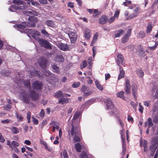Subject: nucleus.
Wrapping results in <instances>:
<instances>
[{
    "label": "nucleus",
    "mask_w": 158,
    "mask_h": 158,
    "mask_svg": "<svg viewBox=\"0 0 158 158\" xmlns=\"http://www.w3.org/2000/svg\"><path fill=\"white\" fill-rule=\"evenodd\" d=\"M107 109H110L111 111L110 112L112 115L114 114L115 112L117 110V109L114 106V104L111 100L108 98L104 101Z\"/></svg>",
    "instance_id": "nucleus-3"
},
{
    "label": "nucleus",
    "mask_w": 158,
    "mask_h": 158,
    "mask_svg": "<svg viewBox=\"0 0 158 158\" xmlns=\"http://www.w3.org/2000/svg\"><path fill=\"white\" fill-rule=\"evenodd\" d=\"M22 99L23 102L26 104H29L30 101V97L25 92H23L21 93Z\"/></svg>",
    "instance_id": "nucleus-7"
},
{
    "label": "nucleus",
    "mask_w": 158,
    "mask_h": 158,
    "mask_svg": "<svg viewBox=\"0 0 158 158\" xmlns=\"http://www.w3.org/2000/svg\"><path fill=\"white\" fill-rule=\"evenodd\" d=\"M51 125H52L53 126H55L56 129H58L59 128L58 123L56 121H53L51 123Z\"/></svg>",
    "instance_id": "nucleus-43"
},
{
    "label": "nucleus",
    "mask_w": 158,
    "mask_h": 158,
    "mask_svg": "<svg viewBox=\"0 0 158 158\" xmlns=\"http://www.w3.org/2000/svg\"><path fill=\"white\" fill-rule=\"evenodd\" d=\"M75 148L77 152H81L82 149L81 146L79 143L76 144Z\"/></svg>",
    "instance_id": "nucleus-32"
},
{
    "label": "nucleus",
    "mask_w": 158,
    "mask_h": 158,
    "mask_svg": "<svg viewBox=\"0 0 158 158\" xmlns=\"http://www.w3.org/2000/svg\"><path fill=\"white\" fill-rule=\"evenodd\" d=\"M63 95L62 92L61 91L59 90L55 93L54 96L57 98H62Z\"/></svg>",
    "instance_id": "nucleus-28"
},
{
    "label": "nucleus",
    "mask_w": 158,
    "mask_h": 158,
    "mask_svg": "<svg viewBox=\"0 0 158 158\" xmlns=\"http://www.w3.org/2000/svg\"><path fill=\"white\" fill-rule=\"evenodd\" d=\"M98 32H96L95 34L94 35L93 37V40L90 44V46H93L94 44L96 42L98 39Z\"/></svg>",
    "instance_id": "nucleus-24"
},
{
    "label": "nucleus",
    "mask_w": 158,
    "mask_h": 158,
    "mask_svg": "<svg viewBox=\"0 0 158 158\" xmlns=\"http://www.w3.org/2000/svg\"><path fill=\"white\" fill-rule=\"evenodd\" d=\"M114 20V17H112L108 20V22L109 23H113Z\"/></svg>",
    "instance_id": "nucleus-64"
},
{
    "label": "nucleus",
    "mask_w": 158,
    "mask_h": 158,
    "mask_svg": "<svg viewBox=\"0 0 158 158\" xmlns=\"http://www.w3.org/2000/svg\"><path fill=\"white\" fill-rule=\"evenodd\" d=\"M120 73L119 74L118 79L120 80L122 78L124 77L125 75V72L123 70V67L121 66H119Z\"/></svg>",
    "instance_id": "nucleus-21"
},
{
    "label": "nucleus",
    "mask_w": 158,
    "mask_h": 158,
    "mask_svg": "<svg viewBox=\"0 0 158 158\" xmlns=\"http://www.w3.org/2000/svg\"><path fill=\"white\" fill-rule=\"evenodd\" d=\"M46 24L48 26L52 27L54 25V22L52 20H48L46 21Z\"/></svg>",
    "instance_id": "nucleus-34"
},
{
    "label": "nucleus",
    "mask_w": 158,
    "mask_h": 158,
    "mask_svg": "<svg viewBox=\"0 0 158 158\" xmlns=\"http://www.w3.org/2000/svg\"><path fill=\"white\" fill-rule=\"evenodd\" d=\"M54 60L57 62H63L64 61V58L62 55H57L55 57Z\"/></svg>",
    "instance_id": "nucleus-22"
},
{
    "label": "nucleus",
    "mask_w": 158,
    "mask_h": 158,
    "mask_svg": "<svg viewBox=\"0 0 158 158\" xmlns=\"http://www.w3.org/2000/svg\"><path fill=\"white\" fill-rule=\"evenodd\" d=\"M41 33L44 34L46 36H49V34L45 30H42L41 31Z\"/></svg>",
    "instance_id": "nucleus-54"
},
{
    "label": "nucleus",
    "mask_w": 158,
    "mask_h": 158,
    "mask_svg": "<svg viewBox=\"0 0 158 158\" xmlns=\"http://www.w3.org/2000/svg\"><path fill=\"white\" fill-rule=\"evenodd\" d=\"M28 72L30 73L31 75L32 76H37L39 77H41V73L40 71L37 70H34L33 71H31V70H29Z\"/></svg>",
    "instance_id": "nucleus-20"
},
{
    "label": "nucleus",
    "mask_w": 158,
    "mask_h": 158,
    "mask_svg": "<svg viewBox=\"0 0 158 158\" xmlns=\"http://www.w3.org/2000/svg\"><path fill=\"white\" fill-rule=\"evenodd\" d=\"M71 126V130L69 129L68 130L69 135L71 134L72 136H73L74 135L73 138L74 142H80L81 136L80 127L78 126L74 127L73 124H72Z\"/></svg>",
    "instance_id": "nucleus-2"
},
{
    "label": "nucleus",
    "mask_w": 158,
    "mask_h": 158,
    "mask_svg": "<svg viewBox=\"0 0 158 158\" xmlns=\"http://www.w3.org/2000/svg\"><path fill=\"white\" fill-rule=\"evenodd\" d=\"M28 30V32L32 35V37L35 40H38V42L41 47L50 49H52V47L47 40L41 38H38L37 37L38 36H40V33L39 31L31 29H29Z\"/></svg>",
    "instance_id": "nucleus-1"
},
{
    "label": "nucleus",
    "mask_w": 158,
    "mask_h": 158,
    "mask_svg": "<svg viewBox=\"0 0 158 158\" xmlns=\"http://www.w3.org/2000/svg\"><path fill=\"white\" fill-rule=\"evenodd\" d=\"M131 4V2L130 1L128 0H125V2H123V4L125 6H127V4Z\"/></svg>",
    "instance_id": "nucleus-51"
},
{
    "label": "nucleus",
    "mask_w": 158,
    "mask_h": 158,
    "mask_svg": "<svg viewBox=\"0 0 158 158\" xmlns=\"http://www.w3.org/2000/svg\"><path fill=\"white\" fill-rule=\"evenodd\" d=\"M158 146L152 144L150 146L149 150L150 151L155 152Z\"/></svg>",
    "instance_id": "nucleus-37"
},
{
    "label": "nucleus",
    "mask_w": 158,
    "mask_h": 158,
    "mask_svg": "<svg viewBox=\"0 0 158 158\" xmlns=\"http://www.w3.org/2000/svg\"><path fill=\"white\" fill-rule=\"evenodd\" d=\"M81 158H88L87 155L85 152H82L80 155Z\"/></svg>",
    "instance_id": "nucleus-48"
},
{
    "label": "nucleus",
    "mask_w": 158,
    "mask_h": 158,
    "mask_svg": "<svg viewBox=\"0 0 158 158\" xmlns=\"http://www.w3.org/2000/svg\"><path fill=\"white\" fill-rule=\"evenodd\" d=\"M63 156L64 158H69V156L66 150H64L63 152Z\"/></svg>",
    "instance_id": "nucleus-56"
},
{
    "label": "nucleus",
    "mask_w": 158,
    "mask_h": 158,
    "mask_svg": "<svg viewBox=\"0 0 158 158\" xmlns=\"http://www.w3.org/2000/svg\"><path fill=\"white\" fill-rule=\"evenodd\" d=\"M124 92L122 91L117 93V96L118 97H119L124 100L125 99V97L124 96Z\"/></svg>",
    "instance_id": "nucleus-33"
},
{
    "label": "nucleus",
    "mask_w": 158,
    "mask_h": 158,
    "mask_svg": "<svg viewBox=\"0 0 158 158\" xmlns=\"http://www.w3.org/2000/svg\"><path fill=\"white\" fill-rule=\"evenodd\" d=\"M84 93V94H83V96H87L89 95L90 94L92 93V92L88 90V91L87 92H86Z\"/></svg>",
    "instance_id": "nucleus-63"
},
{
    "label": "nucleus",
    "mask_w": 158,
    "mask_h": 158,
    "mask_svg": "<svg viewBox=\"0 0 158 158\" xmlns=\"http://www.w3.org/2000/svg\"><path fill=\"white\" fill-rule=\"evenodd\" d=\"M77 36H76L74 37H73L72 38H69L70 39L71 42L72 43H75L77 40Z\"/></svg>",
    "instance_id": "nucleus-50"
},
{
    "label": "nucleus",
    "mask_w": 158,
    "mask_h": 158,
    "mask_svg": "<svg viewBox=\"0 0 158 158\" xmlns=\"http://www.w3.org/2000/svg\"><path fill=\"white\" fill-rule=\"evenodd\" d=\"M139 110L140 111L141 113H143V110H144L143 107V106L142 105H141V104L140 103H139Z\"/></svg>",
    "instance_id": "nucleus-53"
},
{
    "label": "nucleus",
    "mask_w": 158,
    "mask_h": 158,
    "mask_svg": "<svg viewBox=\"0 0 158 158\" xmlns=\"http://www.w3.org/2000/svg\"><path fill=\"white\" fill-rule=\"evenodd\" d=\"M69 99L66 98H62L59 100L58 102L59 104H63L64 103H66L69 102Z\"/></svg>",
    "instance_id": "nucleus-26"
},
{
    "label": "nucleus",
    "mask_w": 158,
    "mask_h": 158,
    "mask_svg": "<svg viewBox=\"0 0 158 158\" xmlns=\"http://www.w3.org/2000/svg\"><path fill=\"white\" fill-rule=\"evenodd\" d=\"M147 143V141L146 140H144L143 143L142 142L140 143V145L141 146H142L144 147H146Z\"/></svg>",
    "instance_id": "nucleus-49"
},
{
    "label": "nucleus",
    "mask_w": 158,
    "mask_h": 158,
    "mask_svg": "<svg viewBox=\"0 0 158 158\" xmlns=\"http://www.w3.org/2000/svg\"><path fill=\"white\" fill-rule=\"evenodd\" d=\"M29 96L32 101H36L39 99L38 94L34 90H30Z\"/></svg>",
    "instance_id": "nucleus-9"
},
{
    "label": "nucleus",
    "mask_w": 158,
    "mask_h": 158,
    "mask_svg": "<svg viewBox=\"0 0 158 158\" xmlns=\"http://www.w3.org/2000/svg\"><path fill=\"white\" fill-rule=\"evenodd\" d=\"M138 86L135 84H133L132 85V92L133 96L135 98H136L137 93Z\"/></svg>",
    "instance_id": "nucleus-13"
},
{
    "label": "nucleus",
    "mask_w": 158,
    "mask_h": 158,
    "mask_svg": "<svg viewBox=\"0 0 158 158\" xmlns=\"http://www.w3.org/2000/svg\"><path fill=\"white\" fill-rule=\"evenodd\" d=\"M130 83V81L129 80L126 79V80L125 85V92L128 94H129L131 93V85Z\"/></svg>",
    "instance_id": "nucleus-11"
},
{
    "label": "nucleus",
    "mask_w": 158,
    "mask_h": 158,
    "mask_svg": "<svg viewBox=\"0 0 158 158\" xmlns=\"http://www.w3.org/2000/svg\"><path fill=\"white\" fill-rule=\"evenodd\" d=\"M45 113L43 109H41L39 115L40 117L43 118L44 116Z\"/></svg>",
    "instance_id": "nucleus-60"
},
{
    "label": "nucleus",
    "mask_w": 158,
    "mask_h": 158,
    "mask_svg": "<svg viewBox=\"0 0 158 158\" xmlns=\"http://www.w3.org/2000/svg\"><path fill=\"white\" fill-rule=\"evenodd\" d=\"M153 121L156 124L158 122V115H155L153 118Z\"/></svg>",
    "instance_id": "nucleus-47"
},
{
    "label": "nucleus",
    "mask_w": 158,
    "mask_h": 158,
    "mask_svg": "<svg viewBox=\"0 0 158 158\" xmlns=\"http://www.w3.org/2000/svg\"><path fill=\"white\" fill-rule=\"evenodd\" d=\"M151 142L152 144L158 146V137L157 136H155L152 138L151 139Z\"/></svg>",
    "instance_id": "nucleus-25"
},
{
    "label": "nucleus",
    "mask_w": 158,
    "mask_h": 158,
    "mask_svg": "<svg viewBox=\"0 0 158 158\" xmlns=\"http://www.w3.org/2000/svg\"><path fill=\"white\" fill-rule=\"evenodd\" d=\"M145 34L143 31L140 32L139 34V37L141 38H143L145 36Z\"/></svg>",
    "instance_id": "nucleus-59"
},
{
    "label": "nucleus",
    "mask_w": 158,
    "mask_h": 158,
    "mask_svg": "<svg viewBox=\"0 0 158 158\" xmlns=\"http://www.w3.org/2000/svg\"><path fill=\"white\" fill-rule=\"evenodd\" d=\"M23 83L24 86L29 89L31 87V85L30 80L28 79L25 80L23 81Z\"/></svg>",
    "instance_id": "nucleus-27"
},
{
    "label": "nucleus",
    "mask_w": 158,
    "mask_h": 158,
    "mask_svg": "<svg viewBox=\"0 0 158 158\" xmlns=\"http://www.w3.org/2000/svg\"><path fill=\"white\" fill-rule=\"evenodd\" d=\"M99 13L97 9H94V10L93 17L94 18H97L98 17Z\"/></svg>",
    "instance_id": "nucleus-40"
},
{
    "label": "nucleus",
    "mask_w": 158,
    "mask_h": 158,
    "mask_svg": "<svg viewBox=\"0 0 158 158\" xmlns=\"http://www.w3.org/2000/svg\"><path fill=\"white\" fill-rule=\"evenodd\" d=\"M32 119L34 124L36 125L38 124V121L37 119L33 117H32Z\"/></svg>",
    "instance_id": "nucleus-57"
},
{
    "label": "nucleus",
    "mask_w": 158,
    "mask_h": 158,
    "mask_svg": "<svg viewBox=\"0 0 158 158\" xmlns=\"http://www.w3.org/2000/svg\"><path fill=\"white\" fill-rule=\"evenodd\" d=\"M89 89V87H87L85 85H83L81 88V91L83 93L88 91Z\"/></svg>",
    "instance_id": "nucleus-41"
},
{
    "label": "nucleus",
    "mask_w": 158,
    "mask_h": 158,
    "mask_svg": "<svg viewBox=\"0 0 158 158\" xmlns=\"http://www.w3.org/2000/svg\"><path fill=\"white\" fill-rule=\"evenodd\" d=\"M80 114L81 113L80 111H76L73 116V119L74 120L78 118Z\"/></svg>",
    "instance_id": "nucleus-35"
},
{
    "label": "nucleus",
    "mask_w": 158,
    "mask_h": 158,
    "mask_svg": "<svg viewBox=\"0 0 158 158\" xmlns=\"http://www.w3.org/2000/svg\"><path fill=\"white\" fill-rule=\"evenodd\" d=\"M137 74L141 78L144 75V72L141 69L138 70L137 72Z\"/></svg>",
    "instance_id": "nucleus-42"
},
{
    "label": "nucleus",
    "mask_w": 158,
    "mask_h": 158,
    "mask_svg": "<svg viewBox=\"0 0 158 158\" xmlns=\"http://www.w3.org/2000/svg\"><path fill=\"white\" fill-rule=\"evenodd\" d=\"M96 50H97V48L95 47L94 46V47H93V48H92V51H93V57H94L95 56V55L96 54Z\"/></svg>",
    "instance_id": "nucleus-55"
},
{
    "label": "nucleus",
    "mask_w": 158,
    "mask_h": 158,
    "mask_svg": "<svg viewBox=\"0 0 158 158\" xmlns=\"http://www.w3.org/2000/svg\"><path fill=\"white\" fill-rule=\"evenodd\" d=\"M15 115L19 121L20 122H22L23 121V117L21 114H19L18 113L16 112Z\"/></svg>",
    "instance_id": "nucleus-36"
},
{
    "label": "nucleus",
    "mask_w": 158,
    "mask_h": 158,
    "mask_svg": "<svg viewBox=\"0 0 158 158\" xmlns=\"http://www.w3.org/2000/svg\"><path fill=\"white\" fill-rule=\"evenodd\" d=\"M12 2L17 4L13 6V8L17 10H22L24 8L25 2L21 0H13Z\"/></svg>",
    "instance_id": "nucleus-4"
},
{
    "label": "nucleus",
    "mask_w": 158,
    "mask_h": 158,
    "mask_svg": "<svg viewBox=\"0 0 158 158\" xmlns=\"http://www.w3.org/2000/svg\"><path fill=\"white\" fill-rule=\"evenodd\" d=\"M52 71L54 73H59L60 72L59 68L56 63H52L51 64Z\"/></svg>",
    "instance_id": "nucleus-15"
},
{
    "label": "nucleus",
    "mask_w": 158,
    "mask_h": 158,
    "mask_svg": "<svg viewBox=\"0 0 158 158\" xmlns=\"http://www.w3.org/2000/svg\"><path fill=\"white\" fill-rule=\"evenodd\" d=\"M27 122L30 123V119L31 118V113L30 111H28L27 113Z\"/></svg>",
    "instance_id": "nucleus-46"
},
{
    "label": "nucleus",
    "mask_w": 158,
    "mask_h": 158,
    "mask_svg": "<svg viewBox=\"0 0 158 158\" xmlns=\"http://www.w3.org/2000/svg\"><path fill=\"white\" fill-rule=\"evenodd\" d=\"M138 15V13L134 12L129 15V16L128 17L127 19H131L134 17H137Z\"/></svg>",
    "instance_id": "nucleus-39"
},
{
    "label": "nucleus",
    "mask_w": 158,
    "mask_h": 158,
    "mask_svg": "<svg viewBox=\"0 0 158 158\" xmlns=\"http://www.w3.org/2000/svg\"><path fill=\"white\" fill-rule=\"evenodd\" d=\"M84 33V37L86 40L89 39L91 35V32L90 30L86 29L85 30Z\"/></svg>",
    "instance_id": "nucleus-16"
},
{
    "label": "nucleus",
    "mask_w": 158,
    "mask_h": 158,
    "mask_svg": "<svg viewBox=\"0 0 158 158\" xmlns=\"http://www.w3.org/2000/svg\"><path fill=\"white\" fill-rule=\"evenodd\" d=\"M44 74L47 76V81L49 83L52 82V81L55 80L56 78L55 75L52 74V73L48 70H44Z\"/></svg>",
    "instance_id": "nucleus-5"
},
{
    "label": "nucleus",
    "mask_w": 158,
    "mask_h": 158,
    "mask_svg": "<svg viewBox=\"0 0 158 158\" xmlns=\"http://www.w3.org/2000/svg\"><path fill=\"white\" fill-rule=\"evenodd\" d=\"M67 6L69 7L73 8L74 7V3H73L72 2H68L67 4Z\"/></svg>",
    "instance_id": "nucleus-61"
},
{
    "label": "nucleus",
    "mask_w": 158,
    "mask_h": 158,
    "mask_svg": "<svg viewBox=\"0 0 158 158\" xmlns=\"http://www.w3.org/2000/svg\"><path fill=\"white\" fill-rule=\"evenodd\" d=\"M10 129L14 134H16L19 132V129L15 127H10Z\"/></svg>",
    "instance_id": "nucleus-29"
},
{
    "label": "nucleus",
    "mask_w": 158,
    "mask_h": 158,
    "mask_svg": "<svg viewBox=\"0 0 158 158\" xmlns=\"http://www.w3.org/2000/svg\"><path fill=\"white\" fill-rule=\"evenodd\" d=\"M108 20L107 16L105 15H103L99 18V23L104 24L107 22Z\"/></svg>",
    "instance_id": "nucleus-19"
},
{
    "label": "nucleus",
    "mask_w": 158,
    "mask_h": 158,
    "mask_svg": "<svg viewBox=\"0 0 158 158\" xmlns=\"http://www.w3.org/2000/svg\"><path fill=\"white\" fill-rule=\"evenodd\" d=\"M58 47L60 50L64 51H66L69 49V46L66 44L60 43L58 44Z\"/></svg>",
    "instance_id": "nucleus-14"
},
{
    "label": "nucleus",
    "mask_w": 158,
    "mask_h": 158,
    "mask_svg": "<svg viewBox=\"0 0 158 158\" xmlns=\"http://www.w3.org/2000/svg\"><path fill=\"white\" fill-rule=\"evenodd\" d=\"M47 62L48 61L45 58H42L40 61L39 63V64L40 66L42 68L45 69L46 68Z\"/></svg>",
    "instance_id": "nucleus-17"
},
{
    "label": "nucleus",
    "mask_w": 158,
    "mask_h": 158,
    "mask_svg": "<svg viewBox=\"0 0 158 158\" xmlns=\"http://www.w3.org/2000/svg\"><path fill=\"white\" fill-rule=\"evenodd\" d=\"M148 123V126L150 127L153 126V124L152 122V119L151 118H149L147 119V121L145 123V127H147V124Z\"/></svg>",
    "instance_id": "nucleus-23"
},
{
    "label": "nucleus",
    "mask_w": 158,
    "mask_h": 158,
    "mask_svg": "<svg viewBox=\"0 0 158 158\" xmlns=\"http://www.w3.org/2000/svg\"><path fill=\"white\" fill-rule=\"evenodd\" d=\"M32 85L34 89L40 90L42 88L43 84L40 81H36L32 83Z\"/></svg>",
    "instance_id": "nucleus-6"
},
{
    "label": "nucleus",
    "mask_w": 158,
    "mask_h": 158,
    "mask_svg": "<svg viewBox=\"0 0 158 158\" xmlns=\"http://www.w3.org/2000/svg\"><path fill=\"white\" fill-rule=\"evenodd\" d=\"M158 45V43L157 42H155L154 46L151 47H149V48L151 50H154L156 48Z\"/></svg>",
    "instance_id": "nucleus-52"
},
{
    "label": "nucleus",
    "mask_w": 158,
    "mask_h": 158,
    "mask_svg": "<svg viewBox=\"0 0 158 158\" xmlns=\"http://www.w3.org/2000/svg\"><path fill=\"white\" fill-rule=\"evenodd\" d=\"M119 14V11L118 10L116 11L114 15V17L115 18H117L118 17Z\"/></svg>",
    "instance_id": "nucleus-62"
},
{
    "label": "nucleus",
    "mask_w": 158,
    "mask_h": 158,
    "mask_svg": "<svg viewBox=\"0 0 158 158\" xmlns=\"http://www.w3.org/2000/svg\"><path fill=\"white\" fill-rule=\"evenodd\" d=\"M11 145L13 148L16 147L17 146H19V143L15 141H13L11 142Z\"/></svg>",
    "instance_id": "nucleus-44"
},
{
    "label": "nucleus",
    "mask_w": 158,
    "mask_h": 158,
    "mask_svg": "<svg viewBox=\"0 0 158 158\" xmlns=\"http://www.w3.org/2000/svg\"><path fill=\"white\" fill-rule=\"evenodd\" d=\"M37 18L34 16H30L28 18V20L29 22L35 23L37 21Z\"/></svg>",
    "instance_id": "nucleus-30"
},
{
    "label": "nucleus",
    "mask_w": 158,
    "mask_h": 158,
    "mask_svg": "<svg viewBox=\"0 0 158 158\" xmlns=\"http://www.w3.org/2000/svg\"><path fill=\"white\" fill-rule=\"evenodd\" d=\"M131 31V29H129L127 32V33L123 37L122 39V42L123 43H126L129 39Z\"/></svg>",
    "instance_id": "nucleus-10"
},
{
    "label": "nucleus",
    "mask_w": 158,
    "mask_h": 158,
    "mask_svg": "<svg viewBox=\"0 0 158 158\" xmlns=\"http://www.w3.org/2000/svg\"><path fill=\"white\" fill-rule=\"evenodd\" d=\"M80 85V83L79 82H75L72 85V87L74 88H77L79 87Z\"/></svg>",
    "instance_id": "nucleus-45"
},
{
    "label": "nucleus",
    "mask_w": 158,
    "mask_h": 158,
    "mask_svg": "<svg viewBox=\"0 0 158 158\" xmlns=\"http://www.w3.org/2000/svg\"><path fill=\"white\" fill-rule=\"evenodd\" d=\"M6 144L9 146V147L11 149V150H13V148L11 145V143H10V140H8L7 141Z\"/></svg>",
    "instance_id": "nucleus-58"
},
{
    "label": "nucleus",
    "mask_w": 158,
    "mask_h": 158,
    "mask_svg": "<svg viewBox=\"0 0 158 158\" xmlns=\"http://www.w3.org/2000/svg\"><path fill=\"white\" fill-rule=\"evenodd\" d=\"M153 26L151 23H148L147 27L146 32L147 33H149L152 31Z\"/></svg>",
    "instance_id": "nucleus-31"
},
{
    "label": "nucleus",
    "mask_w": 158,
    "mask_h": 158,
    "mask_svg": "<svg viewBox=\"0 0 158 158\" xmlns=\"http://www.w3.org/2000/svg\"><path fill=\"white\" fill-rule=\"evenodd\" d=\"M124 31L122 29L117 30L114 32V37L115 38L118 37L122 35L124 33Z\"/></svg>",
    "instance_id": "nucleus-18"
},
{
    "label": "nucleus",
    "mask_w": 158,
    "mask_h": 158,
    "mask_svg": "<svg viewBox=\"0 0 158 158\" xmlns=\"http://www.w3.org/2000/svg\"><path fill=\"white\" fill-rule=\"evenodd\" d=\"M117 64L119 66H120L121 64L122 65H123L125 64V62L124 61V58L123 55L121 54H119L117 56Z\"/></svg>",
    "instance_id": "nucleus-12"
},
{
    "label": "nucleus",
    "mask_w": 158,
    "mask_h": 158,
    "mask_svg": "<svg viewBox=\"0 0 158 158\" xmlns=\"http://www.w3.org/2000/svg\"><path fill=\"white\" fill-rule=\"evenodd\" d=\"M29 23L27 22L22 23V24H17L14 26L16 28L18 29L19 31H21L27 27H28Z\"/></svg>",
    "instance_id": "nucleus-8"
},
{
    "label": "nucleus",
    "mask_w": 158,
    "mask_h": 158,
    "mask_svg": "<svg viewBox=\"0 0 158 158\" xmlns=\"http://www.w3.org/2000/svg\"><path fill=\"white\" fill-rule=\"evenodd\" d=\"M68 35L69 38L77 36L76 33L71 31H69Z\"/></svg>",
    "instance_id": "nucleus-38"
}]
</instances>
